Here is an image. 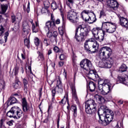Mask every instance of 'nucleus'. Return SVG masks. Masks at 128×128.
<instances>
[{"mask_svg":"<svg viewBox=\"0 0 128 128\" xmlns=\"http://www.w3.org/2000/svg\"><path fill=\"white\" fill-rule=\"evenodd\" d=\"M102 32V29L100 27L94 28L92 30V32L94 38H96V36L100 34Z\"/></svg>","mask_w":128,"mask_h":128,"instance_id":"26","label":"nucleus"},{"mask_svg":"<svg viewBox=\"0 0 128 128\" xmlns=\"http://www.w3.org/2000/svg\"><path fill=\"white\" fill-rule=\"evenodd\" d=\"M48 84H50V86H52V84L54 82V80H48Z\"/></svg>","mask_w":128,"mask_h":128,"instance_id":"59","label":"nucleus"},{"mask_svg":"<svg viewBox=\"0 0 128 128\" xmlns=\"http://www.w3.org/2000/svg\"><path fill=\"white\" fill-rule=\"evenodd\" d=\"M78 30H76L74 38L76 40V42H84V40H86V38L82 34H80V36H78Z\"/></svg>","mask_w":128,"mask_h":128,"instance_id":"21","label":"nucleus"},{"mask_svg":"<svg viewBox=\"0 0 128 128\" xmlns=\"http://www.w3.org/2000/svg\"><path fill=\"white\" fill-rule=\"evenodd\" d=\"M60 6V8H62V4H56V2L55 1H52V2L51 4V8L52 10H57L58 8V6Z\"/></svg>","mask_w":128,"mask_h":128,"instance_id":"31","label":"nucleus"},{"mask_svg":"<svg viewBox=\"0 0 128 128\" xmlns=\"http://www.w3.org/2000/svg\"><path fill=\"white\" fill-rule=\"evenodd\" d=\"M22 30H30V26L26 21L23 22L22 23Z\"/></svg>","mask_w":128,"mask_h":128,"instance_id":"35","label":"nucleus"},{"mask_svg":"<svg viewBox=\"0 0 128 128\" xmlns=\"http://www.w3.org/2000/svg\"><path fill=\"white\" fill-rule=\"evenodd\" d=\"M68 20L74 24H76L78 22V13L74 12V10H70L67 16Z\"/></svg>","mask_w":128,"mask_h":128,"instance_id":"7","label":"nucleus"},{"mask_svg":"<svg viewBox=\"0 0 128 128\" xmlns=\"http://www.w3.org/2000/svg\"><path fill=\"white\" fill-rule=\"evenodd\" d=\"M97 80L98 82V86H104L108 90V92H112V88H114V85L110 83V80H102L98 77V78H97Z\"/></svg>","mask_w":128,"mask_h":128,"instance_id":"9","label":"nucleus"},{"mask_svg":"<svg viewBox=\"0 0 128 128\" xmlns=\"http://www.w3.org/2000/svg\"><path fill=\"white\" fill-rule=\"evenodd\" d=\"M72 58V60L74 61L76 60V56L74 54H73Z\"/></svg>","mask_w":128,"mask_h":128,"instance_id":"62","label":"nucleus"},{"mask_svg":"<svg viewBox=\"0 0 128 128\" xmlns=\"http://www.w3.org/2000/svg\"><path fill=\"white\" fill-rule=\"evenodd\" d=\"M119 19V24L120 26H122V28H125L128 30V20L126 18L120 15L118 16Z\"/></svg>","mask_w":128,"mask_h":128,"instance_id":"17","label":"nucleus"},{"mask_svg":"<svg viewBox=\"0 0 128 128\" xmlns=\"http://www.w3.org/2000/svg\"><path fill=\"white\" fill-rule=\"evenodd\" d=\"M74 84H72L70 88L72 91V98L75 102H76V104H80V100H78V94H76V86L74 84L76 82V78L74 79Z\"/></svg>","mask_w":128,"mask_h":128,"instance_id":"13","label":"nucleus"},{"mask_svg":"<svg viewBox=\"0 0 128 128\" xmlns=\"http://www.w3.org/2000/svg\"><path fill=\"white\" fill-rule=\"evenodd\" d=\"M34 42L36 46H40V41L38 38L36 37L34 39Z\"/></svg>","mask_w":128,"mask_h":128,"instance_id":"43","label":"nucleus"},{"mask_svg":"<svg viewBox=\"0 0 128 128\" xmlns=\"http://www.w3.org/2000/svg\"><path fill=\"white\" fill-rule=\"evenodd\" d=\"M22 110L24 112H28L30 110V105L28 103L26 98H23L21 100Z\"/></svg>","mask_w":128,"mask_h":128,"instance_id":"16","label":"nucleus"},{"mask_svg":"<svg viewBox=\"0 0 128 128\" xmlns=\"http://www.w3.org/2000/svg\"><path fill=\"white\" fill-rule=\"evenodd\" d=\"M106 16V13L104 12V10H101L100 12V16L99 18H100L102 16Z\"/></svg>","mask_w":128,"mask_h":128,"instance_id":"56","label":"nucleus"},{"mask_svg":"<svg viewBox=\"0 0 128 128\" xmlns=\"http://www.w3.org/2000/svg\"><path fill=\"white\" fill-rule=\"evenodd\" d=\"M116 26L114 24L108 22H102V30H104L108 34H114L116 32Z\"/></svg>","mask_w":128,"mask_h":128,"instance_id":"5","label":"nucleus"},{"mask_svg":"<svg viewBox=\"0 0 128 128\" xmlns=\"http://www.w3.org/2000/svg\"><path fill=\"white\" fill-rule=\"evenodd\" d=\"M46 33V36L50 38L51 42H56L58 40V34L56 29L49 28L48 30H44Z\"/></svg>","mask_w":128,"mask_h":128,"instance_id":"6","label":"nucleus"},{"mask_svg":"<svg viewBox=\"0 0 128 128\" xmlns=\"http://www.w3.org/2000/svg\"><path fill=\"white\" fill-rule=\"evenodd\" d=\"M59 34L60 36H64V27H60L58 28Z\"/></svg>","mask_w":128,"mask_h":128,"instance_id":"46","label":"nucleus"},{"mask_svg":"<svg viewBox=\"0 0 128 128\" xmlns=\"http://www.w3.org/2000/svg\"><path fill=\"white\" fill-rule=\"evenodd\" d=\"M64 62H60L58 63L60 66H64Z\"/></svg>","mask_w":128,"mask_h":128,"instance_id":"63","label":"nucleus"},{"mask_svg":"<svg viewBox=\"0 0 128 128\" xmlns=\"http://www.w3.org/2000/svg\"><path fill=\"white\" fill-rule=\"evenodd\" d=\"M24 46L28 48H30V40H28L27 38L24 40Z\"/></svg>","mask_w":128,"mask_h":128,"instance_id":"41","label":"nucleus"},{"mask_svg":"<svg viewBox=\"0 0 128 128\" xmlns=\"http://www.w3.org/2000/svg\"><path fill=\"white\" fill-rule=\"evenodd\" d=\"M51 20H48L46 23V26L44 27V30H48L50 28L56 29V19L52 14H51Z\"/></svg>","mask_w":128,"mask_h":128,"instance_id":"11","label":"nucleus"},{"mask_svg":"<svg viewBox=\"0 0 128 128\" xmlns=\"http://www.w3.org/2000/svg\"><path fill=\"white\" fill-rule=\"evenodd\" d=\"M96 85L92 81H90L88 84H87V88H89L90 91L91 92L96 90Z\"/></svg>","mask_w":128,"mask_h":128,"instance_id":"25","label":"nucleus"},{"mask_svg":"<svg viewBox=\"0 0 128 128\" xmlns=\"http://www.w3.org/2000/svg\"><path fill=\"white\" fill-rule=\"evenodd\" d=\"M56 24H60V19H57L56 21Z\"/></svg>","mask_w":128,"mask_h":128,"instance_id":"60","label":"nucleus"},{"mask_svg":"<svg viewBox=\"0 0 128 128\" xmlns=\"http://www.w3.org/2000/svg\"><path fill=\"white\" fill-rule=\"evenodd\" d=\"M90 42H85L84 44V47L85 48V50L87 52H88L89 54H94V52H98V50L96 48H94V47L90 48Z\"/></svg>","mask_w":128,"mask_h":128,"instance_id":"14","label":"nucleus"},{"mask_svg":"<svg viewBox=\"0 0 128 128\" xmlns=\"http://www.w3.org/2000/svg\"><path fill=\"white\" fill-rule=\"evenodd\" d=\"M98 56L102 60L98 63L99 68H110L114 64V57H112V50L110 48L104 46L100 48L98 52Z\"/></svg>","mask_w":128,"mask_h":128,"instance_id":"1","label":"nucleus"},{"mask_svg":"<svg viewBox=\"0 0 128 128\" xmlns=\"http://www.w3.org/2000/svg\"><path fill=\"white\" fill-rule=\"evenodd\" d=\"M18 68H15L12 72V74H14V76H18Z\"/></svg>","mask_w":128,"mask_h":128,"instance_id":"50","label":"nucleus"},{"mask_svg":"<svg viewBox=\"0 0 128 128\" xmlns=\"http://www.w3.org/2000/svg\"><path fill=\"white\" fill-rule=\"evenodd\" d=\"M53 50H54V52H62V50H60L58 46H56L54 48Z\"/></svg>","mask_w":128,"mask_h":128,"instance_id":"45","label":"nucleus"},{"mask_svg":"<svg viewBox=\"0 0 128 128\" xmlns=\"http://www.w3.org/2000/svg\"><path fill=\"white\" fill-rule=\"evenodd\" d=\"M11 22H12V24H14V22H16V16L14 15H12L11 16Z\"/></svg>","mask_w":128,"mask_h":128,"instance_id":"52","label":"nucleus"},{"mask_svg":"<svg viewBox=\"0 0 128 128\" xmlns=\"http://www.w3.org/2000/svg\"><path fill=\"white\" fill-rule=\"evenodd\" d=\"M22 82L24 85V88L25 90H28V81L26 78H22Z\"/></svg>","mask_w":128,"mask_h":128,"instance_id":"39","label":"nucleus"},{"mask_svg":"<svg viewBox=\"0 0 128 128\" xmlns=\"http://www.w3.org/2000/svg\"><path fill=\"white\" fill-rule=\"evenodd\" d=\"M38 60L41 62H44V54L39 51L38 52Z\"/></svg>","mask_w":128,"mask_h":128,"instance_id":"38","label":"nucleus"},{"mask_svg":"<svg viewBox=\"0 0 128 128\" xmlns=\"http://www.w3.org/2000/svg\"><path fill=\"white\" fill-rule=\"evenodd\" d=\"M60 12V14L62 18V20L63 22V24H64L66 22V17L64 16V12H62V8H59Z\"/></svg>","mask_w":128,"mask_h":128,"instance_id":"44","label":"nucleus"},{"mask_svg":"<svg viewBox=\"0 0 128 128\" xmlns=\"http://www.w3.org/2000/svg\"><path fill=\"white\" fill-rule=\"evenodd\" d=\"M95 98H96L97 102H98L99 104H101L106 102V99H104L102 96L96 94Z\"/></svg>","mask_w":128,"mask_h":128,"instance_id":"27","label":"nucleus"},{"mask_svg":"<svg viewBox=\"0 0 128 128\" xmlns=\"http://www.w3.org/2000/svg\"><path fill=\"white\" fill-rule=\"evenodd\" d=\"M103 88H106V86H104V85H99L98 86V90H100V92L101 94H102L103 96H106V94H109L110 92H104V90Z\"/></svg>","mask_w":128,"mask_h":128,"instance_id":"28","label":"nucleus"},{"mask_svg":"<svg viewBox=\"0 0 128 128\" xmlns=\"http://www.w3.org/2000/svg\"><path fill=\"white\" fill-rule=\"evenodd\" d=\"M120 72H126L128 70V66L124 64H123L121 65L119 69Z\"/></svg>","mask_w":128,"mask_h":128,"instance_id":"32","label":"nucleus"},{"mask_svg":"<svg viewBox=\"0 0 128 128\" xmlns=\"http://www.w3.org/2000/svg\"><path fill=\"white\" fill-rule=\"evenodd\" d=\"M76 30H78V32L80 30V34H82L86 38V36H88V28L86 27V26H84V25H80L76 28Z\"/></svg>","mask_w":128,"mask_h":128,"instance_id":"12","label":"nucleus"},{"mask_svg":"<svg viewBox=\"0 0 128 128\" xmlns=\"http://www.w3.org/2000/svg\"><path fill=\"white\" fill-rule=\"evenodd\" d=\"M6 124H8V126H12V124H14V120H11L10 121L6 122Z\"/></svg>","mask_w":128,"mask_h":128,"instance_id":"57","label":"nucleus"},{"mask_svg":"<svg viewBox=\"0 0 128 128\" xmlns=\"http://www.w3.org/2000/svg\"><path fill=\"white\" fill-rule=\"evenodd\" d=\"M42 88H40L38 90L40 98H42Z\"/></svg>","mask_w":128,"mask_h":128,"instance_id":"58","label":"nucleus"},{"mask_svg":"<svg viewBox=\"0 0 128 128\" xmlns=\"http://www.w3.org/2000/svg\"><path fill=\"white\" fill-rule=\"evenodd\" d=\"M4 86H6V83L2 78H0V92L1 90H4Z\"/></svg>","mask_w":128,"mask_h":128,"instance_id":"30","label":"nucleus"},{"mask_svg":"<svg viewBox=\"0 0 128 128\" xmlns=\"http://www.w3.org/2000/svg\"><path fill=\"white\" fill-rule=\"evenodd\" d=\"M98 114L99 116L98 122L104 126L110 124L114 118V113L106 106H100L98 108Z\"/></svg>","mask_w":128,"mask_h":128,"instance_id":"2","label":"nucleus"},{"mask_svg":"<svg viewBox=\"0 0 128 128\" xmlns=\"http://www.w3.org/2000/svg\"><path fill=\"white\" fill-rule=\"evenodd\" d=\"M44 8H42V12L43 14H46V12H48V8L50 6V3L48 0H46L44 2Z\"/></svg>","mask_w":128,"mask_h":128,"instance_id":"24","label":"nucleus"},{"mask_svg":"<svg viewBox=\"0 0 128 128\" xmlns=\"http://www.w3.org/2000/svg\"><path fill=\"white\" fill-rule=\"evenodd\" d=\"M81 16L84 22H92L90 20H88L90 18V10H83L81 13Z\"/></svg>","mask_w":128,"mask_h":128,"instance_id":"19","label":"nucleus"},{"mask_svg":"<svg viewBox=\"0 0 128 128\" xmlns=\"http://www.w3.org/2000/svg\"><path fill=\"white\" fill-rule=\"evenodd\" d=\"M90 44H92V48H95V50H98V46H100V44H98V42L95 41L94 39V38H90L88 40H87L86 42H90Z\"/></svg>","mask_w":128,"mask_h":128,"instance_id":"22","label":"nucleus"},{"mask_svg":"<svg viewBox=\"0 0 128 128\" xmlns=\"http://www.w3.org/2000/svg\"><path fill=\"white\" fill-rule=\"evenodd\" d=\"M6 120L4 118H2L1 119L0 122V124L1 126H2L4 124V122H6Z\"/></svg>","mask_w":128,"mask_h":128,"instance_id":"54","label":"nucleus"},{"mask_svg":"<svg viewBox=\"0 0 128 128\" xmlns=\"http://www.w3.org/2000/svg\"><path fill=\"white\" fill-rule=\"evenodd\" d=\"M8 100L10 104H16V102H18V100L14 96H10Z\"/></svg>","mask_w":128,"mask_h":128,"instance_id":"34","label":"nucleus"},{"mask_svg":"<svg viewBox=\"0 0 128 128\" xmlns=\"http://www.w3.org/2000/svg\"><path fill=\"white\" fill-rule=\"evenodd\" d=\"M89 72L88 74V78L93 80H98V78L100 77L98 74V72L94 70V69L89 70Z\"/></svg>","mask_w":128,"mask_h":128,"instance_id":"18","label":"nucleus"},{"mask_svg":"<svg viewBox=\"0 0 128 128\" xmlns=\"http://www.w3.org/2000/svg\"><path fill=\"white\" fill-rule=\"evenodd\" d=\"M52 54V50L50 49L49 50H48V56H50V54Z\"/></svg>","mask_w":128,"mask_h":128,"instance_id":"61","label":"nucleus"},{"mask_svg":"<svg viewBox=\"0 0 128 128\" xmlns=\"http://www.w3.org/2000/svg\"><path fill=\"white\" fill-rule=\"evenodd\" d=\"M44 44H45L46 46H48L50 44V41L46 38H45L44 40Z\"/></svg>","mask_w":128,"mask_h":128,"instance_id":"48","label":"nucleus"},{"mask_svg":"<svg viewBox=\"0 0 128 128\" xmlns=\"http://www.w3.org/2000/svg\"><path fill=\"white\" fill-rule=\"evenodd\" d=\"M22 110L17 106L12 107L10 110L6 114L7 116H8V118H14L15 120L20 118L22 116Z\"/></svg>","mask_w":128,"mask_h":128,"instance_id":"3","label":"nucleus"},{"mask_svg":"<svg viewBox=\"0 0 128 128\" xmlns=\"http://www.w3.org/2000/svg\"><path fill=\"white\" fill-rule=\"evenodd\" d=\"M71 110L74 112V118H76L78 116V110L76 108V106H71Z\"/></svg>","mask_w":128,"mask_h":128,"instance_id":"33","label":"nucleus"},{"mask_svg":"<svg viewBox=\"0 0 128 128\" xmlns=\"http://www.w3.org/2000/svg\"><path fill=\"white\" fill-rule=\"evenodd\" d=\"M2 16L0 15V22H2ZM4 32V28L2 25L0 26V36Z\"/></svg>","mask_w":128,"mask_h":128,"instance_id":"37","label":"nucleus"},{"mask_svg":"<svg viewBox=\"0 0 128 128\" xmlns=\"http://www.w3.org/2000/svg\"><path fill=\"white\" fill-rule=\"evenodd\" d=\"M13 87L16 90H20L22 88V82L20 81V79L18 77H16L14 82L12 84Z\"/></svg>","mask_w":128,"mask_h":128,"instance_id":"23","label":"nucleus"},{"mask_svg":"<svg viewBox=\"0 0 128 128\" xmlns=\"http://www.w3.org/2000/svg\"><path fill=\"white\" fill-rule=\"evenodd\" d=\"M88 20H90L91 22H88L89 24H94L96 22V14L94 12H92V16H90L88 18Z\"/></svg>","mask_w":128,"mask_h":128,"instance_id":"29","label":"nucleus"},{"mask_svg":"<svg viewBox=\"0 0 128 128\" xmlns=\"http://www.w3.org/2000/svg\"><path fill=\"white\" fill-rule=\"evenodd\" d=\"M80 66L82 68L86 70H94V66L92 64V62L88 59L82 60L80 62Z\"/></svg>","mask_w":128,"mask_h":128,"instance_id":"10","label":"nucleus"},{"mask_svg":"<svg viewBox=\"0 0 128 128\" xmlns=\"http://www.w3.org/2000/svg\"><path fill=\"white\" fill-rule=\"evenodd\" d=\"M117 80L118 82H120L123 84L124 82H126V78H124V76H118Z\"/></svg>","mask_w":128,"mask_h":128,"instance_id":"36","label":"nucleus"},{"mask_svg":"<svg viewBox=\"0 0 128 128\" xmlns=\"http://www.w3.org/2000/svg\"><path fill=\"white\" fill-rule=\"evenodd\" d=\"M30 2H28V4L27 5V8L26 10V11L28 12H28H30Z\"/></svg>","mask_w":128,"mask_h":128,"instance_id":"55","label":"nucleus"},{"mask_svg":"<svg viewBox=\"0 0 128 128\" xmlns=\"http://www.w3.org/2000/svg\"><path fill=\"white\" fill-rule=\"evenodd\" d=\"M86 112L88 114H92L96 112V104L94 100H90L86 102Z\"/></svg>","mask_w":128,"mask_h":128,"instance_id":"4","label":"nucleus"},{"mask_svg":"<svg viewBox=\"0 0 128 128\" xmlns=\"http://www.w3.org/2000/svg\"><path fill=\"white\" fill-rule=\"evenodd\" d=\"M104 36H106V32L104 30H102V32L100 33H99L98 35H97V37H95L96 40L100 42H102L104 40H106V38H104Z\"/></svg>","mask_w":128,"mask_h":128,"instance_id":"20","label":"nucleus"},{"mask_svg":"<svg viewBox=\"0 0 128 128\" xmlns=\"http://www.w3.org/2000/svg\"><path fill=\"white\" fill-rule=\"evenodd\" d=\"M58 92V94H62L64 92V89L62 88V80L60 78V77L58 78V80L56 82V86L52 90V96H56V94Z\"/></svg>","mask_w":128,"mask_h":128,"instance_id":"8","label":"nucleus"},{"mask_svg":"<svg viewBox=\"0 0 128 128\" xmlns=\"http://www.w3.org/2000/svg\"><path fill=\"white\" fill-rule=\"evenodd\" d=\"M106 4L108 8H113L114 10H118V3L116 0H107Z\"/></svg>","mask_w":128,"mask_h":128,"instance_id":"15","label":"nucleus"},{"mask_svg":"<svg viewBox=\"0 0 128 128\" xmlns=\"http://www.w3.org/2000/svg\"><path fill=\"white\" fill-rule=\"evenodd\" d=\"M32 32H35L36 34L38 32V27L36 26V25H33V26H32Z\"/></svg>","mask_w":128,"mask_h":128,"instance_id":"47","label":"nucleus"},{"mask_svg":"<svg viewBox=\"0 0 128 128\" xmlns=\"http://www.w3.org/2000/svg\"><path fill=\"white\" fill-rule=\"evenodd\" d=\"M10 34L8 33V32H6L4 34V38L5 40V42H8V36Z\"/></svg>","mask_w":128,"mask_h":128,"instance_id":"51","label":"nucleus"},{"mask_svg":"<svg viewBox=\"0 0 128 128\" xmlns=\"http://www.w3.org/2000/svg\"><path fill=\"white\" fill-rule=\"evenodd\" d=\"M1 8L2 10L1 14H5L6 12V10H8V6L4 4L1 5Z\"/></svg>","mask_w":128,"mask_h":128,"instance_id":"40","label":"nucleus"},{"mask_svg":"<svg viewBox=\"0 0 128 128\" xmlns=\"http://www.w3.org/2000/svg\"><path fill=\"white\" fill-rule=\"evenodd\" d=\"M22 32L24 34L28 36L30 34V29H22Z\"/></svg>","mask_w":128,"mask_h":128,"instance_id":"49","label":"nucleus"},{"mask_svg":"<svg viewBox=\"0 0 128 128\" xmlns=\"http://www.w3.org/2000/svg\"><path fill=\"white\" fill-rule=\"evenodd\" d=\"M60 60H66V54H61L60 56Z\"/></svg>","mask_w":128,"mask_h":128,"instance_id":"53","label":"nucleus"},{"mask_svg":"<svg viewBox=\"0 0 128 128\" xmlns=\"http://www.w3.org/2000/svg\"><path fill=\"white\" fill-rule=\"evenodd\" d=\"M124 84H125V86H128V78L126 82H124Z\"/></svg>","mask_w":128,"mask_h":128,"instance_id":"64","label":"nucleus"},{"mask_svg":"<svg viewBox=\"0 0 128 128\" xmlns=\"http://www.w3.org/2000/svg\"><path fill=\"white\" fill-rule=\"evenodd\" d=\"M68 2H66V4L68 6L70 7V8H72V6L74 4V0H67Z\"/></svg>","mask_w":128,"mask_h":128,"instance_id":"42","label":"nucleus"}]
</instances>
